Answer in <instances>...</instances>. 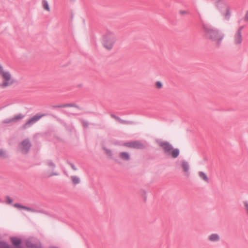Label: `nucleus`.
I'll return each instance as SVG.
<instances>
[{
  "label": "nucleus",
  "mask_w": 248,
  "mask_h": 248,
  "mask_svg": "<svg viewBox=\"0 0 248 248\" xmlns=\"http://www.w3.org/2000/svg\"><path fill=\"white\" fill-rule=\"evenodd\" d=\"M71 180L72 181L73 183L75 185L78 184L80 182L79 178L76 176H72Z\"/></svg>",
  "instance_id": "nucleus-20"
},
{
  "label": "nucleus",
  "mask_w": 248,
  "mask_h": 248,
  "mask_svg": "<svg viewBox=\"0 0 248 248\" xmlns=\"http://www.w3.org/2000/svg\"><path fill=\"white\" fill-rule=\"evenodd\" d=\"M162 86L163 84L162 82L160 81H158L155 83V87L157 89H161L162 87Z\"/></svg>",
  "instance_id": "nucleus-22"
},
{
  "label": "nucleus",
  "mask_w": 248,
  "mask_h": 248,
  "mask_svg": "<svg viewBox=\"0 0 248 248\" xmlns=\"http://www.w3.org/2000/svg\"><path fill=\"white\" fill-rule=\"evenodd\" d=\"M12 241L13 244L15 246H18L20 243V240L16 238H12Z\"/></svg>",
  "instance_id": "nucleus-21"
},
{
  "label": "nucleus",
  "mask_w": 248,
  "mask_h": 248,
  "mask_svg": "<svg viewBox=\"0 0 248 248\" xmlns=\"http://www.w3.org/2000/svg\"><path fill=\"white\" fill-rule=\"evenodd\" d=\"M8 157L6 152L2 149L0 148V158L4 159Z\"/></svg>",
  "instance_id": "nucleus-19"
},
{
  "label": "nucleus",
  "mask_w": 248,
  "mask_h": 248,
  "mask_svg": "<svg viewBox=\"0 0 248 248\" xmlns=\"http://www.w3.org/2000/svg\"><path fill=\"white\" fill-rule=\"evenodd\" d=\"M42 6L43 8L47 12H50V8L48 2L46 0H43L42 1Z\"/></svg>",
  "instance_id": "nucleus-17"
},
{
  "label": "nucleus",
  "mask_w": 248,
  "mask_h": 248,
  "mask_svg": "<svg viewBox=\"0 0 248 248\" xmlns=\"http://www.w3.org/2000/svg\"><path fill=\"white\" fill-rule=\"evenodd\" d=\"M244 206L245 208L247 211V214L248 215V202H244Z\"/></svg>",
  "instance_id": "nucleus-23"
},
{
  "label": "nucleus",
  "mask_w": 248,
  "mask_h": 248,
  "mask_svg": "<svg viewBox=\"0 0 248 248\" xmlns=\"http://www.w3.org/2000/svg\"><path fill=\"white\" fill-rule=\"evenodd\" d=\"M206 36L216 44L219 45L222 41L224 35L218 30L213 29H208L206 31Z\"/></svg>",
  "instance_id": "nucleus-1"
},
{
  "label": "nucleus",
  "mask_w": 248,
  "mask_h": 248,
  "mask_svg": "<svg viewBox=\"0 0 248 248\" xmlns=\"http://www.w3.org/2000/svg\"><path fill=\"white\" fill-rule=\"evenodd\" d=\"M217 7L225 18L228 19L230 14L228 5L223 1H219L217 3Z\"/></svg>",
  "instance_id": "nucleus-5"
},
{
  "label": "nucleus",
  "mask_w": 248,
  "mask_h": 248,
  "mask_svg": "<svg viewBox=\"0 0 248 248\" xmlns=\"http://www.w3.org/2000/svg\"><path fill=\"white\" fill-rule=\"evenodd\" d=\"M1 245H4V247L3 248H2L0 246V248H8V247L6 246L5 244L4 243H2Z\"/></svg>",
  "instance_id": "nucleus-26"
},
{
  "label": "nucleus",
  "mask_w": 248,
  "mask_h": 248,
  "mask_svg": "<svg viewBox=\"0 0 248 248\" xmlns=\"http://www.w3.org/2000/svg\"><path fill=\"white\" fill-rule=\"evenodd\" d=\"M232 43L235 45H240L243 41L241 28H240L234 34L232 38Z\"/></svg>",
  "instance_id": "nucleus-6"
},
{
  "label": "nucleus",
  "mask_w": 248,
  "mask_h": 248,
  "mask_svg": "<svg viewBox=\"0 0 248 248\" xmlns=\"http://www.w3.org/2000/svg\"><path fill=\"white\" fill-rule=\"evenodd\" d=\"M198 174L201 179L206 182H208V178L205 173L203 171H199Z\"/></svg>",
  "instance_id": "nucleus-15"
},
{
  "label": "nucleus",
  "mask_w": 248,
  "mask_h": 248,
  "mask_svg": "<svg viewBox=\"0 0 248 248\" xmlns=\"http://www.w3.org/2000/svg\"><path fill=\"white\" fill-rule=\"evenodd\" d=\"M30 143L29 141H23L20 145V149L23 153H26L30 147Z\"/></svg>",
  "instance_id": "nucleus-9"
},
{
  "label": "nucleus",
  "mask_w": 248,
  "mask_h": 248,
  "mask_svg": "<svg viewBox=\"0 0 248 248\" xmlns=\"http://www.w3.org/2000/svg\"><path fill=\"white\" fill-rule=\"evenodd\" d=\"M207 239L212 242H218L220 240V236L217 233H212L208 236Z\"/></svg>",
  "instance_id": "nucleus-12"
},
{
  "label": "nucleus",
  "mask_w": 248,
  "mask_h": 248,
  "mask_svg": "<svg viewBox=\"0 0 248 248\" xmlns=\"http://www.w3.org/2000/svg\"><path fill=\"white\" fill-rule=\"evenodd\" d=\"M245 19L246 20L248 21V11L246 14Z\"/></svg>",
  "instance_id": "nucleus-25"
},
{
  "label": "nucleus",
  "mask_w": 248,
  "mask_h": 248,
  "mask_svg": "<svg viewBox=\"0 0 248 248\" xmlns=\"http://www.w3.org/2000/svg\"><path fill=\"white\" fill-rule=\"evenodd\" d=\"M116 42V37L112 33H107L102 38V45L105 48L111 50Z\"/></svg>",
  "instance_id": "nucleus-2"
},
{
  "label": "nucleus",
  "mask_w": 248,
  "mask_h": 248,
  "mask_svg": "<svg viewBox=\"0 0 248 248\" xmlns=\"http://www.w3.org/2000/svg\"><path fill=\"white\" fill-rule=\"evenodd\" d=\"M120 157L123 160H129L130 156L129 154L126 152H122L120 154Z\"/></svg>",
  "instance_id": "nucleus-16"
},
{
  "label": "nucleus",
  "mask_w": 248,
  "mask_h": 248,
  "mask_svg": "<svg viewBox=\"0 0 248 248\" xmlns=\"http://www.w3.org/2000/svg\"><path fill=\"white\" fill-rule=\"evenodd\" d=\"M181 13L183 14H186V11H183V12H181Z\"/></svg>",
  "instance_id": "nucleus-27"
},
{
  "label": "nucleus",
  "mask_w": 248,
  "mask_h": 248,
  "mask_svg": "<svg viewBox=\"0 0 248 248\" xmlns=\"http://www.w3.org/2000/svg\"><path fill=\"white\" fill-rule=\"evenodd\" d=\"M159 145L162 147L165 153L169 154L170 153L171 150H172L173 147L168 142L160 141L158 142Z\"/></svg>",
  "instance_id": "nucleus-8"
},
{
  "label": "nucleus",
  "mask_w": 248,
  "mask_h": 248,
  "mask_svg": "<svg viewBox=\"0 0 248 248\" xmlns=\"http://www.w3.org/2000/svg\"><path fill=\"white\" fill-rule=\"evenodd\" d=\"M23 116L21 114H17L13 117L12 118L9 119V120L6 121V123H11V122H16L22 118H23Z\"/></svg>",
  "instance_id": "nucleus-13"
},
{
  "label": "nucleus",
  "mask_w": 248,
  "mask_h": 248,
  "mask_svg": "<svg viewBox=\"0 0 248 248\" xmlns=\"http://www.w3.org/2000/svg\"><path fill=\"white\" fill-rule=\"evenodd\" d=\"M45 174L48 177L58 175L55 170V165L52 161H48L46 164L45 166Z\"/></svg>",
  "instance_id": "nucleus-4"
},
{
  "label": "nucleus",
  "mask_w": 248,
  "mask_h": 248,
  "mask_svg": "<svg viewBox=\"0 0 248 248\" xmlns=\"http://www.w3.org/2000/svg\"><path fill=\"white\" fill-rule=\"evenodd\" d=\"M124 146L131 148L142 149L144 147V145L138 141L126 142L124 144Z\"/></svg>",
  "instance_id": "nucleus-7"
},
{
  "label": "nucleus",
  "mask_w": 248,
  "mask_h": 248,
  "mask_svg": "<svg viewBox=\"0 0 248 248\" xmlns=\"http://www.w3.org/2000/svg\"><path fill=\"white\" fill-rule=\"evenodd\" d=\"M14 206L16 207V208H20V209H24V210H26L27 211H32L31 209L29 208V207H26V206H22L19 204H18V203H16L14 205Z\"/></svg>",
  "instance_id": "nucleus-18"
},
{
  "label": "nucleus",
  "mask_w": 248,
  "mask_h": 248,
  "mask_svg": "<svg viewBox=\"0 0 248 248\" xmlns=\"http://www.w3.org/2000/svg\"><path fill=\"white\" fill-rule=\"evenodd\" d=\"M0 76L2 79V81L0 82V87L3 88L7 87L14 82L11 73L8 71L5 70L0 74Z\"/></svg>",
  "instance_id": "nucleus-3"
},
{
  "label": "nucleus",
  "mask_w": 248,
  "mask_h": 248,
  "mask_svg": "<svg viewBox=\"0 0 248 248\" xmlns=\"http://www.w3.org/2000/svg\"><path fill=\"white\" fill-rule=\"evenodd\" d=\"M5 70L3 69L2 66L0 64V74H1Z\"/></svg>",
  "instance_id": "nucleus-24"
},
{
  "label": "nucleus",
  "mask_w": 248,
  "mask_h": 248,
  "mask_svg": "<svg viewBox=\"0 0 248 248\" xmlns=\"http://www.w3.org/2000/svg\"><path fill=\"white\" fill-rule=\"evenodd\" d=\"M179 154V150L178 149H174L172 148V150L170 151V153H169L168 155H171V156L173 158L177 157Z\"/></svg>",
  "instance_id": "nucleus-14"
},
{
  "label": "nucleus",
  "mask_w": 248,
  "mask_h": 248,
  "mask_svg": "<svg viewBox=\"0 0 248 248\" xmlns=\"http://www.w3.org/2000/svg\"><path fill=\"white\" fill-rule=\"evenodd\" d=\"M181 168L183 171L185 172V175L188 177L189 176V163L185 161H183L181 162Z\"/></svg>",
  "instance_id": "nucleus-10"
},
{
  "label": "nucleus",
  "mask_w": 248,
  "mask_h": 248,
  "mask_svg": "<svg viewBox=\"0 0 248 248\" xmlns=\"http://www.w3.org/2000/svg\"><path fill=\"white\" fill-rule=\"evenodd\" d=\"M41 117L39 116H34L32 118L30 119L24 125V128H27L28 127L30 126L31 125L33 124L37 121H38Z\"/></svg>",
  "instance_id": "nucleus-11"
}]
</instances>
